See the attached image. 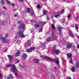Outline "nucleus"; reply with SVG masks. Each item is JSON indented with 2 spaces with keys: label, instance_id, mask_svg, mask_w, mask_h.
<instances>
[{
  "label": "nucleus",
  "instance_id": "72a5a7b5",
  "mask_svg": "<svg viewBox=\"0 0 79 79\" xmlns=\"http://www.w3.org/2000/svg\"><path fill=\"white\" fill-rule=\"evenodd\" d=\"M46 13H47V11L45 10H44V12H43L44 15H45L46 14Z\"/></svg>",
  "mask_w": 79,
  "mask_h": 79
},
{
  "label": "nucleus",
  "instance_id": "603ef678",
  "mask_svg": "<svg viewBox=\"0 0 79 79\" xmlns=\"http://www.w3.org/2000/svg\"><path fill=\"white\" fill-rule=\"evenodd\" d=\"M15 76H17V73H15Z\"/></svg>",
  "mask_w": 79,
  "mask_h": 79
},
{
  "label": "nucleus",
  "instance_id": "c9c22d12",
  "mask_svg": "<svg viewBox=\"0 0 79 79\" xmlns=\"http://www.w3.org/2000/svg\"><path fill=\"white\" fill-rule=\"evenodd\" d=\"M6 2L7 3H8V5H10V2H9V1L6 0Z\"/></svg>",
  "mask_w": 79,
  "mask_h": 79
},
{
  "label": "nucleus",
  "instance_id": "412c9836",
  "mask_svg": "<svg viewBox=\"0 0 79 79\" xmlns=\"http://www.w3.org/2000/svg\"><path fill=\"white\" fill-rule=\"evenodd\" d=\"M51 39V37H48L47 38L46 40H47V42H49L50 40Z\"/></svg>",
  "mask_w": 79,
  "mask_h": 79
},
{
  "label": "nucleus",
  "instance_id": "4468645a",
  "mask_svg": "<svg viewBox=\"0 0 79 79\" xmlns=\"http://www.w3.org/2000/svg\"><path fill=\"white\" fill-rule=\"evenodd\" d=\"M34 61L35 63H38L39 62V60L35 58L34 59Z\"/></svg>",
  "mask_w": 79,
  "mask_h": 79
},
{
  "label": "nucleus",
  "instance_id": "7c9ffc66",
  "mask_svg": "<svg viewBox=\"0 0 79 79\" xmlns=\"http://www.w3.org/2000/svg\"><path fill=\"white\" fill-rule=\"evenodd\" d=\"M72 49H73V50H76V48H75V46H73L72 48Z\"/></svg>",
  "mask_w": 79,
  "mask_h": 79
},
{
  "label": "nucleus",
  "instance_id": "20e7f679",
  "mask_svg": "<svg viewBox=\"0 0 79 79\" xmlns=\"http://www.w3.org/2000/svg\"><path fill=\"white\" fill-rule=\"evenodd\" d=\"M18 23L19 24H20L19 27V29H22L23 30L25 29V26L24 24H21V22L19 21L18 22Z\"/></svg>",
  "mask_w": 79,
  "mask_h": 79
},
{
  "label": "nucleus",
  "instance_id": "0e129e2a",
  "mask_svg": "<svg viewBox=\"0 0 79 79\" xmlns=\"http://www.w3.org/2000/svg\"><path fill=\"white\" fill-rule=\"evenodd\" d=\"M1 28V27H0V28Z\"/></svg>",
  "mask_w": 79,
  "mask_h": 79
},
{
  "label": "nucleus",
  "instance_id": "5701e85b",
  "mask_svg": "<svg viewBox=\"0 0 79 79\" xmlns=\"http://www.w3.org/2000/svg\"><path fill=\"white\" fill-rule=\"evenodd\" d=\"M52 28L53 29V30H55V25L52 24L51 25Z\"/></svg>",
  "mask_w": 79,
  "mask_h": 79
},
{
  "label": "nucleus",
  "instance_id": "2f4dec72",
  "mask_svg": "<svg viewBox=\"0 0 79 79\" xmlns=\"http://www.w3.org/2000/svg\"><path fill=\"white\" fill-rule=\"evenodd\" d=\"M2 8L4 9V10H7V8H6V7L5 6H2Z\"/></svg>",
  "mask_w": 79,
  "mask_h": 79
},
{
  "label": "nucleus",
  "instance_id": "4d7b16f0",
  "mask_svg": "<svg viewBox=\"0 0 79 79\" xmlns=\"http://www.w3.org/2000/svg\"><path fill=\"white\" fill-rule=\"evenodd\" d=\"M16 9H14V11H16Z\"/></svg>",
  "mask_w": 79,
  "mask_h": 79
},
{
  "label": "nucleus",
  "instance_id": "c85d7f7f",
  "mask_svg": "<svg viewBox=\"0 0 79 79\" xmlns=\"http://www.w3.org/2000/svg\"><path fill=\"white\" fill-rule=\"evenodd\" d=\"M75 29H76V30H77L78 29V27H77V24H76L75 25Z\"/></svg>",
  "mask_w": 79,
  "mask_h": 79
},
{
  "label": "nucleus",
  "instance_id": "052dcab7",
  "mask_svg": "<svg viewBox=\"0 0 79 79\" xmlns=\"http://www.w3.org/2000/svg\"><path fill=\"white\" fill-rule=\"evenodd\" d=\"M15 39H17V37H15Z\"/></svg>",
  "mask_w": 79,
  "mask_h": 79
},
{
  "label": "nucleus",
  "instance_id": "4c0bfd02",
  "mask_svg": "<svg viewBox=\"0 0 79 79\" xmlns=\"http://www.w3.org/2000/svg\"><path fill=\"white\" fill-rule=\"evenodd\" d=\"M71 15H68V19H69V18H70L71 17Z\"/></svg>",
  "mask_w": 79,
  "mask_h": 79
},
{
  "label": "nucleus",
  "instance_id": "7ed1b4c3",
  "mask_svg": "<svg viewBox=\"0 0 79 79\" xmlns=\"http://www.w3.org/2000/svg\"><path fill=\"white\" fill-rule=\"evenodd\" d=\"M24 31L23 30H20L18 33V36L19 37H21L22 38H24L25 37V35L23 34Z\"/></svg>",
  "mask_w": 79,
  "mask_h": 79
},
{
  "label": "nucleus",
  "instance_id": "09e8293b",
  "mask_svg": "<svg viewBox=\"0 0 79 79\" xmlns=\"http://www.w3.org/2000/svg\"><path fill=\"white\" fill-rule=\"evenodd\" d=\"M19 2H23V0H19Z\"/></svg>",
  "mask_w": 79,
  "mask_h": 79
},
{
  "label": "nucleus",
  "instance_id": "e433bc0d",
  "mask_svg": "<svg viewBox=\"0 0 79 79\" xmlns=\"http://www.w3.org/2000/svg\"><path fill=\"white\" fill-rule=\"evenodd\" d=\"M54 35V32H52V37H53Z\"/></svg>",
  "mask_w": 79,
  "mask_h": 79
},
{
  "label": "nucleus",
  "instance_id": "c756f323",
  "mask_svg": "<svg viewBox=\"0 0 79 79\" xmlns=\"http://www.w3.org/2000/svg\"><path fill=\"white\" fill-rule=\"evenodd\" d=\"M46 23L45 22H42L41 24L42 25H44V24H46Z\"/></svg>",
  "mask_w": 79,
  "mask_h": 79
},
{
  "label": "nucleus",
  "instance_id": "8fccbe9b",
  "mask_svg": "<svg viewBox=\"0 0 79 79\" xmlns=\"http://www.w3.org/2000/svg\"><path fill=\"white\" fill-rule=\"evenodd\" d=\"M40 32H42V29H40Z\"/></svg>",
  "mask_w": 79,
  "mask_h": 79
},
{
  "label": "nucleus",
  "instance_id": "f03ea898",
  "mask_svg": "<svg viewBox=\"0 0 79 79\" xmlns=\"http://www.w3.org/2000/svg\"><path fill=\"white\" fill-rule=\"evenodd\" d=\"M6 38H3L2 35H1L0 36V39L2 40V43H6L7 42H9L10 40H6Z\"/></svg>",
  "mask_w": 79,
  "mask_h": 79
},
{
  "label": "nucleus",
  "instance_id": "f3484780",
  "mask_svg": "<svg viewBox=\"0 0 79 79\" xmlns=\"http://www.w3.org/2000/svg\"><path fill=\"white\" fill-rule=\"evenodd\" d=\"M8 57L9 58V59H10V60H12L13 58V57L11 55H8Z\"/></svg>",
  "mask_w": 79,
  "mask_h": 79
},
{
  "label": "nucleus",
  "instance_id": "79ce46f5",
  "mask_svg": "<svg viewBox=\"0 0 79 79\" xmlns=\"http://www.w3.org/2000/svg\"><path fill=\"white\" fill-rule=\"evenodd\" d=\"M37 8H38L40 9V6L38 5L37 6Z\"/></svg>",
  "mask_w": 79,
  "mask_h": 79
},
{
  "label": "nucleus",
  "instance_id": "1a4fd4ad",
  "mask_svg": "<svg viewBox=\"0 0 79 79\" xmlns=\"http://www.w3.org/2000/svg\"><path fill=\"white\" fill-rule=\"evenodd\" d=\"M21 54V52L20 51H18L16 52V54L15 55V56H19Z\"/></svg>",
  "mask_w": 79,
  "mask_h": 79
},
{
  "label": "nucleus",
  "instance_id": "39448f33",
  "mask_svg": "<svg viewBox=\"0 0 79 79\" xmlns=\"http://www.w3.org/2000/svg\"><path fill=\"white\" fill-rule=\"evenodd\" d=\"M35 48L34 47H31L30 49H27L26 50L27 52H32L33 50H34Z\"/></svg>",
  "mask_w": 79,
  "mask_h": 79
},
{
  "label": "nucleus",
  "instance_id": "423d86ee",
  "mask_svg": "<svg viewBox=\"0 0 79 79\" xmlns=\"http://www.w3.org/2000/svg\"><path fill=\"white\" fill-rule=\"evenodd\" d=\"M53 51L56 55H58L60 53V51L59 50H57L55 48L53 49Z\"/></svg>",
  "mask_w": 79,
  "mask_h": 79
},
{
  "label": "nucleus",
  "instance_id": "e2e57ef3",
  "mask_svg": "<svg viewBox=\"0 0 79 79\" xmlns=\"http://www.w3.org/2000/svg\"><path fill=\"white\" fill-rule=\"evenodd\" d=\"M79 17H77V18H79Z\"/></svg>",
  "mask_w": 79,
  "mask_h": 79
},
{
  "label": "nucleus",
  "instance_id": "6e6d98bb",
  "mask_svg": "<svg viewBox=\"0 0 79 79\" xmlns=\"http://www.w3.org/2000/svg\"><path fill=\"white\" fill-rule=\"evenodd\" d=\"M64 73H65V72H66V70H64Z\"/></svg>",
  "mask_w": 79,
  "mask_h": 79
},
{
  "label": "nucleus",
  "instance_id": "13d9d810",
  "mask_svg": "<svg viewBox=\"0 0 79 79\" xmlns=\"http://www.w3.org/2000/svg\"><path fill=\"white\" fill-rule=\"evenodd\" d=\"M1 15V12L0 11V16Z\"/></svg>",
  "mask_w": 79,
  "mask_h": 79
},
{
  "label": "nucleus",
  "instance_id": "37998d69",
  "mask_svg": "<svg viewBox=\"0 0 79 79\" xmlns=\"http://www.w3.org/2000/svg\"><path fill=\"white\" fill-rule=\"evenodd\" d=\"M2 15H5V12H2Z\"/></svg>",
  "mask_w": 79,
  "mask_h": 79
},
{
  "label": "nucleus",
  "instance_id": "ddd939ff",
  "mask_svg": "<svg viewBox=\"0 0 79 79\" xmlns=\"http://www.w3.org/2000/svg\"><path fill=\"white\" fill-rule=\"evenodd\" d=\"M67 56H68V58H71V59H72V58L71 57V56H72V55L71 53H68Z\"/></svg>",
  "mask_w": 79,
  "mask_h": 79
},
{
  "label": "nucleus",
  "instance_id": "a211bd4d",
  "mask_svg": "<svg viewBox=\"0 0 79 79\" xmlns=\"http://www.w3.org/2000/svg\"><path fill=\"white\" fill-rule=\"evenodd\" d=\"M1 4L2 5H5V2L4 1V0H2L1 1Z\"/></svg>",
  "mask_w": 79,
  "mask_h": 79
},
{
  "label": "nucleus",
  "instance_id": "9b49d317",
  "mask_svg": "<svg viewBox=\"0 0 79 79\" xmlns=\"http://www.w3.org/2000/svg\"><path fill=\"white\" fill-rule=\"evenodd\" d=\"M73 44H69L67 45V48H70L72 47Z\"/></svg>",
  "mask_w": 79,
  "mask_h": 79
},
{
  "label": "nucleus",
  "instance_id": "a19ab883",
  "mask_svg": "<svg viewBox=\"0 0 79 79\" xmlns=\"http://www.w3.org/2000/svg\"><path fill=\"white\" fill-rule=\"evenodd\" d=\"M54 68L55 70H57V67H54Z\"/></svg>",
  "mask_w": 79,
  "mask_h": 79
},
{
  "label": "nucleus",
  "instance_id": "5fc2aeb1",
  "mask_svg": "<svg viewBox=\"0 0 79 79\" xmlns=\"http://www.w3.org/2000/svg\"><path fill=\"white\" fill-rule=\"evenodd\" d=\"M77 48H79V44L78 45V46H77Z\"/></svg>",
  "mask_w": 79,
  "mask_h": 79
},
{
  "label": "nucleus",
  "instance_id": "58836bf2",
  "mask_svg": "<svg viewBox=\"0 0 79 79\" xmlns=\"http://www.w3.org/2000/svg\"><path fill=\"white\" fill-rule=\"evenodd\" d=\"M11 6H15V4L14 3L12 4Z\"/></svg>",
  "mask_w": 79,
  "mask_h": 79
},
{
  "label": "nucleus",
  "instance_id": "49530a36",
  "mask_svg": "<svg viewBox=\"0 0 79 79\" xmlns=\"http://www.w3.org/2000/svg\"><path fill=\"white\" fill-rule=\"evenodd\" d=\"M64 10L63 9L61 11V13H63V12H64Z\"/></svg>",
  "mask_w": 79,
  "mask_h": 79
},
{
  "label": "nucleus",
  "instance_id": "6ab92c4d",
  "mask_svg": "<svg viewBox=\"0 0 79 79\" xmlns=\"http://www.w3.org/2000/svg\"><path fill=\"white\" fill-rule=\"evenodd\" d=\"M23 56L24 59H26V58L27 57V55L25 53L23 54Z\"/></svg>",
  "mask_w": 79,
  "mask_h": 79
},
{
  "label": "nucleus",
  "instance_id": "680f3d73",
  "mask_svg": "<svg viewBox=\"0 0 79 79\" xmlns=\"http://www.w3.org/2000/svg\"><path fill=\"white\" fill-rule=\"evenodd\" d=\"M32 11H33V9H32Z\"/></svg>",
  "mask_w": 79,
  "mask_h": 79
},
{
  "label": "nucleus",
  "instance_id": "b1692460",
  "mask_svg": "<svg viewBox=\"0 0 79 79\" xmlns=\"http://www.w3.org/2000/svg\"><path fill=\"white\" fill-rule=\"evenodd\" d=\"M26 11L28 13H30L31 12V9L29 8H27Z\"/></svg>",
  "mask_w": 79,
  "mask_h": 79
},
{
  "label": "nucleus",
  "instance_id": "864d4df0",
  "mask_svg": "<svg viewBox=\"0 0 79 79\" xmlns=\"http://www.w3.org/2000/svg\"><path fill=\"white\" fill-rule=\"evenodd\" d=\"M48 75H49V74H50V72H49L48 73Z\"/></svg>",
  "mask_w": 79,
  "mask_h": 79
},
{
  "label": "nucleus",
  "instance_id": "f704fd0d",
  "mask_svg": "<svg viewBox=\"0 0 79 79\" xmlns=\"http://www.w3.org/2000/svg\"><path fill=\"white\" fill-rule=\"evenodd\" d=\"M18 13H17L14 15V17H16L17 16H18Z\"/></svg>",
  "mask_w": 79,
  "mask_h": 79
},
{
  "label": "nucleus",
  "instance_id": "dca6fc26",
  "mask_svg": "<svg viewBox=\"0 0 79 79\" xmlns=\"http://www.w3.org/2000/svg\"><path fill=\"white\" fill-rule=\"evenodd\" d=\"M39 25L37 23L35 24V27L36 29L38 28V27H39Z\"/></svg>",
  "mask_w": 79,
  "mask_h": 79
},
{
  "label": "nucleus",
  "instance_id": "cd10ccee",
  "mask_svg": "<svg viewBox=\"0 0 79 79\" xmlns=\"http://www.w3.org/2000/svg\"><path fill=\"white\" fill-rule=\"evenodd\" d=\"M27 44L28 45H31V41L30 40H29L28 41V42H27Z\"/></svg>",
  "mask_w": 79,
  "mask_h": 79
},
{
  "label": "nucleus",
  "instance_id": "ea45409f",
  "mask_svg": "<svg viewBox=\"0 0 79 79\" xmlns=\"http://www.w3.org/2000/svg\"><path fill=\"white\" fill-rule=\"evenodd\" d=\"M42 21H39V23L40 24H42Z\"/></svg>",
  "mask_w": 79,
  "mask_h": 79
},
{
  "label": "nucleus",
  "instance_id": "bb28decb",
  "mask_svg": "<svg viewBox=\"0 0 79 79\" xmlns=\"http://www.w3.org/2000/svg\"><path fill=\"white\" fill-rule=\"evenodd\" d=\"M71 70L73 72H75V69H74V67H73L72 68Z\"/></svg>",
  "mask_w": 79,
  "mask_h": 79
},
{
  "label": "nucleus",
  "instance_id": "a878e982",
  "mask_svg": "<svg viewBox=\"0 0 79 79\" xmlns=\"http://www.w3.org/2000/svg\"><path fill=\"white\" fill-rule=\"evenodd\" d=\"M55 18H60V15H56L55 16Z\"/></svg>",
  "mask_w": 79,
  "mask_h": 79
},
{
  "label": "nucleus",
  "instance_id": "a18cd8bd",
  "mask_svg": "<svg viewBox=\"0 0 79 79\" xmlns=\"http://www.w3.org/2000/svg\"><path fill=\"white\" fill-rule=\"evenodd\" d=\"M19 61L18 60L16 59V63H19Z\"/></svg>",
  "mask_w": 79,
  "mask_h": 79
},
{
  "label": "nucleus",
  "instance_id": "bf43d9fd",
  "mask_svg": "<svg viewBox=\"0 0 79 79\" xmlns=\"http://www.w3.org/2000/svg\"><path fill=\"white\" fill-rule=\"evenodd\" d=\"M20 68H21V66H22L21 65H20Z\"/></svg>",
  "mask_w": 79,
  "mask_h": 79
},
{
  "label": "nucleus",
  "instance_id": "aec40b11",
  "mask_svg": "<svg viewBox=\"0 0 79 79\" xmlns=\"http://www.w3.org/2000/svg\"><path fill=\"white\" fill-rule=\"evenodd\" d=\"M40 47L41 48H45V44H44L42 45H40Z\"/></svg>",
  "mask_w": 79,
  "mask_h": 79
},
{
  "label": "nucleus",
  "instance_id": "c03bdc74",
  "mask_svg": "<svg viewBox=\"0 0 79 79\" xmlns=\"http://www.w3.org/2000/svg\"><path fill=\"white\" fill-rule=\"evenodd\" d=\"M67 79H71V78L70 77H67Z\"/></svg>",
  "mask_w": 79,
  "mask_h": 79
},
{
  "label": "nucleus",
  "instance_id": "0eeeda50",
  "mask_svg": "<svg viewBox=\"0 0 79 79\" xmlns=\"http://www.w3.org/2000/svg\"><path fill=\"white\" fill-rule=\"evenodd\" d=\"M54 61H55V62L56 63V65H58V63H60V61L59 60V58H55L54 59Z\"/></svg>",
  "mask_w": 79,
  "mask_h": 79
},
{
  "label": "nucleus",
  "instance_id": "473e14b6",
  "mask_svg": "<svg viewBox=\"0 0 79 79\" xmlns=\"http://www.w3.org/2000/svg\"><path fill=\"white\" fill-rule=\"evenodd\" d=\"M8 37V34H6V35H5V39H6Z\"/></svg>",
  "mask_w": 79,
  "mask_h": 79
},
{
  "label": "nucleus",
  "instance_id": "4be33fe9",
  "mask_svg": "<svg viewBox=\"0 0 79 79\" xmlns=\"http://www.w3.org/2000/svg\"><path fill=\"white\" fill-rule=\"evenodd\" d=\"M7 79H13V77L12 76V75H10L9 77H7Z\"/></svg>",
  "mask_w": 79,
  "mask_h": 79
},
{
  "label": "nucleus",
  "instance_id": "6e6552de",
  "mask_svg": "<svg viewBox=\"0 0 79 79\" xmlns=\"http://www.w3.org/2000/svg\"><path fill=\"white\" fill-rule=\"evenodd\" d=\"M58 30L60 35H62V28L61 27H59L58 28Z\"/></svg>",
  "mask_w": 79,
  "mask_h": 79
},
{
  "label": "nucleus",
  "instance_id": "f257e3e1",
  "mask_svg": "<svg viewBox=\"0 0 79 79\" xmlns=\"http://www.w3.org/2000/svg\"><path fill=\"white\" fill-rule=\"evenodd\" d=\"M6 67H12V72H14V71H17V68L16 67L15 64H12V65H10L8 64L6 65Z\"/></svg>",
  "mask_w": 79,
  "mask_h": 79
},
{
  "label": "nucleus",
  "instance_id": "2eb2a0df",
  "mask_svg": "<svg viewBox=\"0 0 79 79\" xmlns=\"http://www.w3.org/2000/svg\"><path fill=\"white\" fill-rule=\"evenodd\" d=\"M75 67H76L77 68H79V63L78 62H77L76 63L75 65Z\"/></svg>",
  "mask_w": 79,
  "mask_h": 79
},
{
  "label": "nucleus",
  "instance_id": "f8f14e48",
  "mask_svg": "<svg viewBox=\"0 0 79 79\" xmlns=\"http://www.w3.org/2000/svg\"><path fill=\"white\" fill-rule=\"evenodd\" d=\"M69 32L70 37H74V35L73 32L71 31H70Z\"/></svg>",
  "mask_w": 79,
  "mask_h": 79
},
{
  "label": "nucleus",
  "instance_id": "de8ad7c7",
  "mask_svg": "<svg viewBox=\"0 0 79 79\" xmlns=\"http://www.w3.org/2000/svg\"><path fill=\"white\" fill-rule=\"evenodd\" d=\"M0 77H2V75L0 73Z\"/></svg>",
  "mask_w": 79,
  "mask_h": 79
},
{
  "label": "nucleus",
  "instance_id": "9d476101",
  "mask_svg": "<svg viewBox=\"0 0 79 79\" xmlns=\"http://www.w3.org/2000/svg\"><path fill=\"white\" fill-rule=\"evenodd\" d=\"M44 58H45L46 59H47V60H49L50 61H53L54 60H53L52 58L49 57L48 56H45L44 57Z\"/></svg>",
  "mask_w": 79,
  "mask_h": 79
},
{
  "label": "nucleus",
  "instance_id": "393cba45",
  "mask_svg": "<svg viewBox=\"0 0 79 79\" xmlns=\"http://www.w3.org/2000/svg\"><path fill=\"white\" fill-rule=\"evenodd\" d=\"M7 23L5 22H3L2 23V26H4V25H5Z\"/></svg>",
  "mask_w": 79,
  "mask_h": 79
},
{
  "label": "nucleus",
  "instance_id": "3c124183",
  "mask_svg": "<svg viewBox=\"0 0 79 79\" xmlns=\"http://www.w3.org/2000/svg\"><path fill=\"white\" fill-rule=\"evenodd\" d=\"M70 63H72L73 62V61H72V60H70Z\"/></svg>",
  "mask_w": 79,
  "mask_h": 79
}]
</instances>
